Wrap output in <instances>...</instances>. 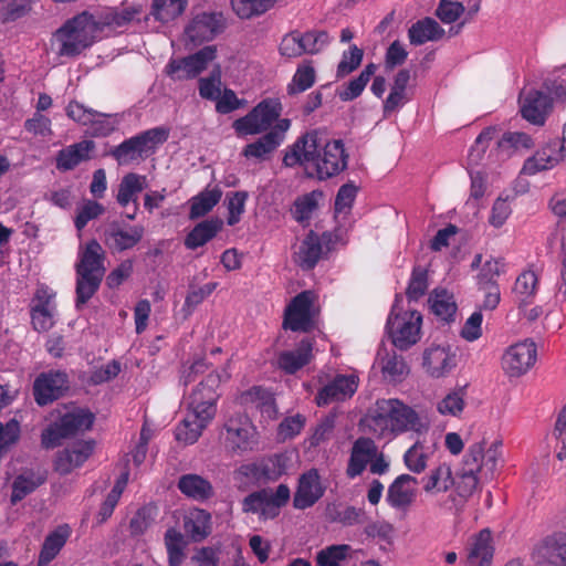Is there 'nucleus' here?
Masks as SVG:
<instances>
[{"mask_svg": "<svg viewBox=\"0 0 566 566\" xmlns=\"http://www.w3.org/2000/svg\"><path fill=\"white\" fill-rule=\"evenodd\" d=\"M537 347L532 339H523L510 345L501 358V367L509 378H520L536 364Z\"/></svg>", "mask_w": 566, "mask_h": 566, "instance_id": "obj_11", "label": "nucleus"}, {"mask_svg": "<svg viewBox=\"0 0 566 566\" xmlns=\"http://www.w3.org/2000/svg\"><path fill=\"white\" fill-rule=\"evenodd\" d=\"M32 327L36 332H48L55 325V293L45 285H39L30 303Z\"/></svg>", "mask_w": 566, "mask_h": 566, "instance_id": "obj_14", "label": "nucleus"}, {"mask_svg": "<svg viewBox=\"0 0 566 566\" xmlns=\"http://www.w3.org/2000/svg\"><path fill=\"white\" fill-rule=\"evenodd\" d=\"M358 376L353 374L337 375L333 381L324 386L316 396L318 406H326L334 401L352 397L358 388Z\"/></svg>", "mask_w": 566, "mask_h": 566, "instance_id": "obj_20", "label": "nucleus"}, {"mask_svg": "<svg viewBox=\"0 0 566 566\" xmlns=\"http://www.w3.org/2000/svg\"><path fill=\"white\" fill-rule=\"evenodd\" d=\"M429 305L432 313L444 322L454 319L457 303L452 293L446 289H436L429 296Z\"/></svg>", "mask_w": 566, "mask_h": 566, "instance_id": "obj_36", "label": "nucleus"}, {"mask_svg": "<svg viewBox=\"0 0 566 566\" xmlns=\"http://www.w3.org/2000/svg\"><path fill=\"white\" fill-rule=\"evenodd\" d=\"M290 496V489L285 484H280L276 490L264 489L244 499L243 511L258 514L262 520L274 518Z\"/></svg>", "mask_w": 566, "mask_h": 566, "instance_id": "obj_10", "label": "nucleus"}, {"mask_svg": "<svg viewBox=\"0 0 566 566\" xmlns=\"http://www.w3.org/2000/svg\"><path fill=\"white\" fill-rule=\"evenodd\" d=\"M143 237V228L133 227L127 230H117L111 234V244L118 250L133 248Z\"/></svg>", "mask_w": 566, "mask_h": 566, "instance_id": "obj_53", "label": "nucleus"}, {"mask_svg": "<svg viewBox=\"0 0 566 566\" xmlns=\"http://www.w3.org/2000/svg\"><path fill=\"white\" fill-rule=\"evenodd\" d=\"M216 57L217 45H206L188 56L171 59L165 69V73L174 81L195 78Z\"/></svg>", "mask_w": 566, "mask_h": 566, "instance_id": "obj_12", "label": "nucleus"}, {"mask_svg": "<svg viewBox=\"0 0 566 566\" xmlns=\"http://www.w3.org/2000/svg\"><path fill=\"white\" fill-rule=\"evenodd\" d=\"M187 3V0H154L150 14L155 20L167 23L181 15Z\"/></svg>", "mask_w": 566, "mask_h": 566, "instance_id": "obj_40", "label": "nucleus"}, {"mask_svg": "<svg viewBox=\"0 0 566 566\" xmlns=\"http://www.w3.org/2000/svg\"><path fill=\"white\" fill-rule=\"evenodd\" d=\"M222 226L223 221L219 218H212L198 223L186 237V248L195 250L205 245L216 237V234L222 229Z\"/></svg>", "mask_w": 566, "mask_h": 566, "instance_id": "obj_35", "label": "nucleus"}, {"mask_svg": "<svg viewBox=\"0 0 566 566\" xmlns=\"http://www.w3.org/2000/svg\"><path fill=\"white\" fill-rule=\"evenodd\" d=\"M352 547L346 544L332 545L317 553L316 562L319 566H338L349 556Z\"/></svg>", "mask_w": 566, "mask_h": 566, "instance_id": "obj_51", "label": "nucleus"}, {"mask_svg": "<svg viewBox=\"0 0 566 566\" xmlns=\"http://www.w3.org/2000/svg\"><path fill=\"white\" fill-rule=\"evenodd\" d=\"M560 160H566V144H539L535 154L525 160L522 171L535 175L555 167Z\"/></svg>", "mask_w": 566, "mask_h": 566, "instance_id": "obj_19", "label": "nucleus"}, {"mask_svg": "<svg viewBox=\"0 0 566 566\" xmlns=\"http://www.w3.org/2000/svg\"><path fill=\"white\" fill-rule=\"evenodd\" d=\"M315 82V70L308 63L300 65L293 76L292 83L287 86V93L294 95L310 88Z\"/></svg>", "mask_w": 566, "mask_h": 566, "instance_id": "obj_52", "label": "nucleus"}, {"mask_svg": "<svg viewBox=\"0 0 566 566\" xmlns=\"http://www.w3.org/2000/svg\"><path fill=\"white\" fill-rule=\"evenodd\" d=\"M69 387L65 373L48 371L40 374L33 384V395L38 405L44 406L59 399Z\"/></svg>", "mask_w": 566, "mask_h": 566, "instance_id": "obj_16", "label": "nucleus"}, {"mask_svg": "<svg viewBox=\"0 0 566 566\" xmlns=\"http://www.w3.org/2000/svg\"><path fill=\"white\" fill-rule=\"evenodd\" d=\"M94 419L91 411L81 408L74 409L63 415L59 421L42 432V444L48 449L54 448L61 443L62 439L88 430L93 426Z\"/></svg>", "mask_w": 566, "mask_h": 566, "instance_id": "obj_9", "label": "nucleus"}, {"mask_svg": "<svg viewBox=\"0 0 566 566\" xmlns=\"http://www.w3.org/2000/svg\"><path fill=\"white\" fill-rule=\"evenodd\" d=\"M512 209L507 199L499 197L491 209L489 222L494 228H501L511 216Z\"/></svg>", "mask_w": 566, "mask_h": 566, "instance_id": "obj_63", "label": "nucleus"}, {"mask_svg": "<svg viewBox=\"0 0 566 566\" xmlns=\"http://www.w3.org/2000/svg\"><path fill=\"white\" fill-rule=\"evenodd\" d=\"M40 483L41 480L34 479L32 475H19L13 482L11 495L12 503L21 501L27 494L31 493Z\"/></svg>", "mask_w": 566, "mask_h": 566, "instance_id": "obj_61", "label": "nucleus"}, {"mask_svg": "<svg viewBox=\"0 0 566 566\" xmlns=\"http://www.w3.org/2000/svg\"><path fill=\"white\" fill-rule=\"evenodd\" d=\"M178 489L184 495L195 501H205L213 494L211 483L198 474H185L180 476Z\"/></svg>", "mask_w": 566, "mask_h": 566, "instance_id": "obj_34", "label": "nucleus"}, {"mask_svg": "<svg viewBox=\"0 0 566 566\" xmlns=\"http://www.w3.org/2000/svg\"><path fill=\"white\" fill-rule=\"evenodd\" d=\"M248 199V193L244 191H237L228 196V219L227 223L229 226L237 224L241 216L244 212L245 209V202Z\"/></svg>", "mask_w": 566, "mask_h": 566, "instance_id": "obj_58", "label": "nucleus"}, {"mask_svg": "<svg viewBox=\"0 0 566 566\" xmlns=\"http://www.w3.org/2000/svg\"><path fill=\"white\" fill-rule=\"evenodd\" d=\"M221 65L216 64L208 77L199 80V94L202 98L214 101L221 95Z\"/></svg>", "mask_w": 566, "mask_h": 566, "instance_id": "obj_49", "label": "nucleus"}, {"mask_svg": "<svg viewBox=\"0 0 566 566\" xmlns=\"http://www.w3.org/2000/svg\"><path fill=\"white\" fill-rule=\"evenodd\" d=\"M324 494L319 475L316 470H310L300 478L298 488L294 495V506L300 510L314 505Z\"/></svg>", "mask_w": 566, "mask_h": 566, "instance_id": "obj_24", "label": "nucleus"}, {"mask_svg": "<svg viewBox=\"0 0 566 566\" xmlns=\"http://www.w3.org/2000/svg\"><path fill=\"white\" fill-rule=\"evenodd\" d=\"M427 287V271L420 266L415 268L407 287L408 298L418 300L426 293Z\"/></svg>", "mask_w": 566, "mask_h": 566, "instance_id": "obj_59", "label": "nucleus"}, {"mask_svg": "<svg viewBox=\"0 0 566 566\" xmlns=\"http://www.w3.org/2000/svg\"><path fill=\"white\" fill-rule=\"evenodd\" d=\"M423 368L432 378L446 377L457 366V356L450 345H430L423 352Z\"/></svg>", "mask_w": 566, "mask_h": 566, "instance_id": "obj_17", "label": "nucleus"}, {"mask_svg": "<svg viewBox=\"0 0 566 566\" xmlns=\"http://www.w3.org/2000/svg\"><path fill=\"white\" fill-rule=\"evenodd\" d=\"M304 44L305 53L316 54L322 48L328 43L329 36L326 31H307L301 34Z\"/></svg>", "mask_w": 566, "mask_h": 566, "instance_id": "obj_64", "label": "nucleus"}, {"mask_svg": "<svg viewBox=\"0 0 566 566\" xmlns=\"http://www.w3.org/2000/svg\"><path fill=\"white\" fill-rule=\"evenodd\" d=\"M77 304H85L97 291L104 276L103 250L96 241H91L80 254L76 268Z\"/></svg>", "mask_w": 566, "mask_h": 566, "instance_id": "obj_8", "label": "nucleus"}, {"mask_svg": "<svg viewBox=\"0 0 566 566\" xmlns=\"http://www.w3.org/2000/svg\"><path fill=\"white\" fill-rule=\"evenodd\" d=\"M146 188V177L134 172H129L123 177L118 193L117 201L120 206H127L130 201H135L139 192Z\"/></svg>", "mask_w": 566, "mask_h": 566, "instance_id": "obj_39", "label": "nucleus"}, {"mask_svg": "<svg viewBox=\"0 0 566 566\" xmlns=\"http://www.w3.org/2000/svg\"><path fill=\"white\" fill-rule=\"evenodd\" d=\"M221 190L218 188L206 189L198 196L191 199L190 218L197 219L209 211L219 202L221 199Z\"/></svg>", "mask_w": 566, "mask_h": 566, "instance_id": "obj_45", "label": "nucleus"}, {"mask_svg": "<svg viewBox=\"0 0 566 566\" xmlns=\"http://www.w3.org/2000/svg\"><path fill=\"white\" fill-rule=\"evenodd\" d=\"M282 109V104L277 98H264L245 116L235 119L233 127L239 137L266 132L258 142H281L291 127L289 118H280Z\"/></svg>", "mask_w": 566, "mask_h": 566, "instance_id": "obj_5", "label": "nucleus"}, {"mask_svg": "<svg viewBox=\"0 0 566 566\" xmlns=\"http://www.w3.org/2000/svg\"><path fill=\"white\" fill-rule=\"evenodd\" d=\"M304 44L301 39V34L297 31H293L286 34L280 44V53L287 57H297L305 53Z\"/></svg>", "mask_w": 566, "mask_h": 566, "instance_id": "obj_60", "label": "nucleus"}, {"mask_svg": "<svg viewBox=\"0 0 566 566\" xmlns=\"http://www.w3.org/2000/svg\"><path fill=\"white\" fill-rule=\"evenodd\" d=\"M305 426V418L302 415H294L284 418L277 428V438L282 441L293 439L301 433Z\"/></svg>", "mask_w": 566, "mask_h": 566, "instance_id": "obj_54", "label": "nucleus"}, {"mask_svg": "<svg viewBox=\"0 0 566 566\" xmlns=\"http://www.w3.org/2000/svg\"><path fill=\"white\" fill-rule=\"evenodd\" d=\"M501 460V441L488 448L484 442H475L469 447L458 476L453 475L450 464L440 463L421 479L422 491L437 511L458 515L480 490L481 478H492Z\"/></svg>", "mask_w": 566, "mask_h": 566, "instance_id": "obj_1", "label": "nucleus"}, {"mask_svg": "<svg viewBox=\"0 0 566 566\" xmlns=\"http://www.w3.org/2000/svg\"><path fill=\"white\" fill-rule=\"evenodd\" d=\"M128 476L127 474H123L113 486L112 491L108 493L107 497L103 502L98 513L97 521L98 523H104L107 518L111 517L115 506L117 505L124 489L126 488Z\"/></svg>", "mask_w": 566, "mask_h": 566, "instance_id": "obj_48", "label": "nucleus"}, {"mask_svg": "<svg viewBox=\"0 0 566 566\" xmlns=\"http://www.w3.org/2000/svg\"><path fill=\"white\" fill-rule=\"evenodd\" d=\"M322 198V192L312 191L298 197L291 210L293 218L297 222L308 221L318 207V200Z\"/></svg>", "mask_w": 566, "mask_h": 566, "instance_id": "obj_44", "label": "nucleus"}, {"mask_svg": "<svg viewBox=\"0 0 566 566\" xmlns=\"http://www.w3.org/2000/svg\"><path fill=\"white\" fill-rule=\"evenodd\" d=\"M222 30L223 21L221 13L203 12L193 18L186 28V34L192 43L201 44L202 42L211 41Z\"/></svg>", "mask_w": 566, "mask_h": 566, "instance_id": "obj_21", "label": "nucleus"}, {"mask_svg": "<svg viewBox=\"0 0 566 566\" xmlns=\"http://www.w3.org/2000/svg\"><path fill=\"white\" fill-rule=\"evenodd\" d=\"M417 485V478L407 473L400 474L388 488L387 502L397 510L409 507L416 499Z\"/></svg>", "mask_w": 566, "mask_h": 566, "instance_id": "obj_22", "label": "nucleus"}, {"mask_svg": "<svg viewBox=\"0 0 566 566\" xmlns=\"http://www.w3.org/2000/svg\"><path fill=\"white\" fill-rule=\"evenodd\" d=\"M165 545L169 566H180L185 558L184 548L186 545L182 534L169 528L165 534Z\"/></svg>", "mask_w": 566, "mask_h": 566, "instance_id": "obj_47", "label": "nucleus"}, {"mask_svg": "<svg viewBox=\"0 0 566 566\" xmlns=\"http://www.w3.org/2000/svg\"><path fill=\"white\" fill-rule=\"evenodd\" d=\"M482 322L483 315L481 311L473 312L465 321L462 329L461 337L468 342H474L482 336Z\"/></svg>", "mask_w": 566, "mask_h": 566, "instance_id": "obj_62", "label": "nucleus"}, {"mask_svg": "<svg viewBox=\"0 0 566 566\" xmlns=\"http://www.w3.org/2000/svg\"><path fill=\"white\" fill-rule=\"evenodd\" d=\"M226 371L211 370L206 374L189 397L188 410L176 427V440L184 444H193L217 413L218 387L228 379Z\"/></svg>", "mask_w": 566, "mask_h": 566, "instance_id": "obj_2", "label": "nucleus"}, {"mask_svg": "<svg viewBox=\"0 0 566 566\" xmlns=\"http://www.w3.org/2000/svg\"><path fill=\"white\" fill-rule=\"evenodd\" d=\"M520 104L522 117L533 125L542 126L552 111L553 99L541 91L530 90L521 93Z\"/></svg>", "mask_w": 566, "mask_h": 566, "instance_id": "obj_18", "label": "nucleus"}, {"mask_svg": "<svg viewBox=\"0 0 566 566\" xmlns=\"http://www.w3.org/2000/svg\"><path fill=\"white\" fill-rule=\"evenodd\" d=\"M184 528L193 542L202 541L211 533V515L201 509H190L184 516Z\"/></svg>", "mask_w": 566, "mask_h": 566, "instance_id": "obj_29", "label": "nucleus"}, {"mask_svg": "<svg viewBox=\"0 0 566 566\" xmlns=\"http://www.w3.org/2000/svg\"><path fill=\"white\" fill-rule=\"evenodd\" d=\"M93 144H72L60 151L56 163L61 170H69L90 157Z\"/></svg>", "mask_w": 566, "mask_h": 566, "instance_id": "obj_43", "label": "nucleus"}, {"mask_svg": "<svg viewBox=\"0 0 566 566\" xmlns=\"http://www.w3.org/2000/svg\"><path fill=\"white\" fill-rule=\"evenodd\" d=\"M369 429L381 438L408 431L423 433L429 423L413 408L394 398L379 399L367 416Z\"/></svg>", "mask_w": 566, "mask_h": 566, "instance_id": "obj_3", "label": "nucleus"}, {"mask_svg": "<svg viewBox=\"0 0 566 566\" xmlns=\"http://www.w3.org/2000/svg\"><path fill=\"white\" fill-rule=\"evenodd\" d=\"M376 457V443L369 438L357 439L352 448L346 473L350 479L360 475Z\"/></svg>", "mask_w": 566, "mask_h": 566, "instance_id": "obj_27", "label": "nucleus"}, {"mask_svg": "<svg viewBox=\"0 0 566 566\" xmlns=\"http://www.w3.org/2000/svg\"><path fill=\"white\" fill-rule=\"evenodd\" d=\"M117 118L111 115H97L92 117L90 127L85 130L92 137H106L115 129Z\"/></svg>", "mask_w": 566, "mask_h": 566, "instance_id": "obj_56", "label": "nucleus"}, {"mask_svg": "<svg viewBox=\"0 0 566 566\" xmlns=\"http://www.w3.org/2000/svg\"><path fill=\"white\" fill-rule=\"evenodd\" d=\"M283 161L286 166L301 165L318 179L339 174L347 164L343 144H293Z\"/></svg>", "mask_w": 566, "mask_h": 566, "instance_id": "obj_4", "label": "nucleus"}, {"mask_svg": "<svg viewBox=\"0 0 566 566\" xmlns=\"http://www.w3.org/2000/svg\"><path fill=\"white\" fill-rule=\"evenodd\" d=\"M467 386H458L437 400L436 410L442 417L460 418L467 407Z\"/></svg>", "mask_w": 566, "mask_h": 566, "instance_id": "obj_30", "label": "nucleus"}, {"mask_svg": "<svg viewBox=\"0 0 566 566\" xmlns=\"http://www.w3.org/2000/svg\"><path fill=\"white\" fill-rule=\"evenodd\" d=\"M69 535L70 530L67 526H60L52 532L44 541L40 553L39 564H49L64 546Z\"/></svg>", "mask_w": 566, "mask_h": 566, "instance_id": "obj_42", "label": "nucleus"}, {"mask_svg": "<svg viewBox=\"0 0 566 566\" xmlns=\"http://www.w3.org/2000/svg\"><path fill=\"white\" fill-rule=\"evenodd\" d=\"M497 139V142H531V136L524 132H503L499 126H490L484 128L475 142H491Z\"/></svg>", "mask_w": 566, "mask_h": 566, "instance_id": "obj_50", "label": "nucleus"}, {"mask_svg": "<svg viewBox=\"0 0 566 566\" xmlns=\"http://www.w3.org/2000/svg\"><path fill=\"white\" fill-rule=\"evenodd\" d=\"M148 144H118L112 149L111 155L117 160L119 165L139 164L148 155Z\"/></svg>", "mask_w": 566, "mask_h": 566, "instance_id": "obj_41", "label": "nucleus"}, {"mask_svg": "<svg viewBox=\"0 0 566 566\" xmlns=\"http://www.w3.org/2000/svg\"><path fill=\"white\" fill-rule=\"evenodd\" d=\"M444 34L443 28L430 17L418 20L408 30V38L412 45H422L428 41H439Z\"/></svg>", "mask_w": 566, "mask_h": 566, "instance_id": "obj_31", "label": "nucleus"}, {"mask_svg": "<svg viewBox=\"0 0 566 566\" xmlns=\"http://www.w3.org/2000/svg\"><path fill=\"white\" fill-rule=\"evenodd\" d=\"M464 6L459 1L440 0L436 10V15L443 23H453L464 13Z\"/></svg>", "mask_w": 566, "mask_h": 566, "instance_id": "obj_57", "label": "nucleus"}, {"mask_svg": "<svg viewBox=\"0 0 566 566\" xmlns=\"http://www.w3.org/2000/svg\"><path fill=\"white\" fill-rule=\"evenodd\" d=\"M224 447L234 453L253 450L259 442L258 431L248 416L238 415L226 424Z\"/></svg>", "mask_w": 566, "mask_h": 566, "instance_id": "obj_13", "label": "nucleus"}, {"mask_svg": "<svg viewBox=\"0 0 566 566\" xmlns=\"http://www.w3.org/2000/svg\"><path fill=\"white\" fill-rule=\"evenodd\" d=\"M381 373L385 379L391 382L403 380L409 374V367L401 356L387 353L379 358Z\"/></svg>", "mask_w": 566, "mask_h": 566, "instance_id": "obj_38", "label": "nucleus"}, {"mask_svg": "<svg viewBox=\"0 0 566 566\" xmlns=\"http://www.w3.org/2000/svg\"><path fill=\"white\" fill-rule=\"evenodd\" d=\"M313 344L304 339L295 349L284 350L277 357V366L287 374H294L312 359Z\"/></svg>", "mask_w": 566, "mask_h": 566, "instance_id": "obj_28", "label": "nucleus"}, {"mask_svg": "<svg viewBox=\"0 0 566 566\" xmlns=\"http://www.w3.org/2000/svg\"><path fill=\"white\" fill-rule=\"evenodd\" d=\"M98 24L93 14L84 11L72 19H69L59 28L54 38L60 44L59 55L76 56L86 48L91 46L95 39Z\"/></svg>", "mask_w": 566, "mask_h": 566, "instance_id": "obj_6", "label": "nucleus"}, {"mask_svg": "<svg viewBox=\"0 0 566 566\" xmlns=\"http://www.w3.org/2000/svg\"><path fill=\"white\" fill-rule=\"evenodd\" d=\"M276 0H231L233 11L241 19H250L266 12Z\"/></svg>", "mask_w": 566, "mask_h": 566, "instance_id": "obj_46", "label": "nucleus"}, {"mask_svg": "<svg viewBox=\"0 0 566 566\" xmlns=\"http://www.w3.org/2000/svg\"><path fill=\"white\" fill-rule=\"evenodd\" d=\"M422 315L412 308H403L401 298L396 297L387 318V333L398 349L406 350L421 338Z\"/></svg>", "mask_w": 566, "mask_h": 566, "instance_id": "obj_7", "label": "nucleus"}, {"mask_svg": "<svg viewBox=\"0 0 566 566\" xmlns=\"http://www.w3.org/2000/svg\"><path fill=\"white\" fill-rule=\"evenodd\" d=\"M433 454V446L424 439H418L403 454L406 468L415 473L424 472L428 462Z\"/></svg>", "mask_w": 566, "mask_h": 566, "instance_id": "obj_32", "label": "nucleus"}, {"mask_svg": "<svg viewBox=\"0 0 566 566\" xmlns=\"http://www.w3.org/2000/svg\"><path fill=\"white\" fill-rule=\"evenodd\" d=\"M322 255L321 238L310 232L294 251L295 262L303 269H312Z\"/></svg>", "mask_w": 566, "mask_h": 566, "instance_id": "obj_33", "label": "nucleus"}, {"mask_svg": "<svg viewBox=\"0 0 566 566\" xmlns=\"http://www.w3.org/2000/svg\"><path fill=\"white\" fill-rule=\"evenodd\" d=\"M538 290V274L533 269L524 270L515 280L513 292L520 303L528 304Z\"/></svg>", "mask_w": 566, "mask_h": 566, "instance_id": "obj_37", "label": "nucleus"}, {"mask_svg": "<svg viewBox=\"0 0 566 566\" xmlns=\"http://www.w3.org/2000/svg\"><path fill=\"white\" fill-rule=\"evenodd\" d=\"M364 56L363 49L352 45L349 54L344 53L342 61L337 65V77H344L354 72L361 63Z\"/></svg>", "mask_w": 566, "mask_h": 566, "instance_id": "obj_55", "label": "nucleus"}, {"mask_svg": "<svg viewBox=\"0 0 566 566\" xmlns=\"http://www.w3.org/2000/svg\"><path fill=\"white\" fill-rule=\"evenodd\" d=\"M316 295L305 291L296 295L285 310L284 327L291 331H307L312 326Z\"/></svg>", "mask_w": 566, "mask_h": 566, "instance_id": "obj_15", "label": "nucleus"}, {"mask_svg": "<svg viewBox=\"0 0 566 566\" xmlns=\"http://www.w3.org/2000/svg\"><path fill=\"white\" fill-rule=\"evenodd\" d=\"M542 566H566V534H555L543 541L534 552Z\"/></svg>", "mask_w": 566, "mask_h": 566, "instance_id": "obj_23", "label": "nucleus"}, {"mask_svg": "<svg viewBox=\"0 0 566 566\" xmlns=\"http://www.w3.org/2000/svg\"><path fill=\"white\" fill-rule=\"evenodd\" d=\"M494 556L492 534L489 530L481 531L470 543L467 555L468 566H491Z\"/></svg>", "mask_w": 566, "mask_h": 566, "instance_id": "obj_26", "label": "nucleus"}, {"mask_svg": "<svg viewBox=\"0 0 566 566\" xmlns=\"http://www.w3.org/2000/svg\"><path fill=\"white\" fill-rule=\"evenodd\" d=\"M93 442L78 441L70 448L61 451L55 460V470L61 474H67L82 465L93 452Z\"/></svg>", "mask_w": 566, "mask_h": 566, "instance_id": "obj_25", "label": "nucleus"}]
</instances>
